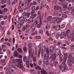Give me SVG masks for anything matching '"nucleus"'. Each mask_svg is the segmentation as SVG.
<instances>
[{
	"label": "nucleus",
	"mask_w": 74,
	"mask_h": 74,
	"mask_svg": "<svg viewBox=\"0 0 74 74\" xmlns=\"http://www.w3.org/2000/svg\"><path fill=\"white\" fill-rule=\"evenodd\" d=\"M65 24H62V25H61V27L62 28V27H65Z\"/></svg>",
	"instance_id": "nucleus-53"
},
{
	"label": "nucleus",
	"mask_w": 74,
	"mask_h": 74,
	"mask_svg": "<svg viewBox=\"0 0 74 74\" xmlns=\"http://www.w3.org/2000/svg\"><path fill=\"white\" fill-rule=\"evenodd\" d=\"M54 47L53 46H51L50 48V52L51 53H52L53 51Z\"/></svg>",
	"instance_id": "nucleus-15"
},
{
	"label": "nucleus",
	"mask_w": 74,
	"mask_h": 74,
	"mask_svg": "<svg viewBox=\"0 0 74 74\" xmlns=\"http://www.w3.org/2000/svg\"><path fill=\"white\" fill-rule=\"evenodd\" d=\"M59 8V6L58 5H56L54 7V9L55 10H58Z\"/></svg>",
	"instance_id": "nucleus-24"
},
{
	"label": "nucleus",
	"mask_w": 74,
	"mask_h": 74,
	"mask_svg": "<svg viewBox=\"0 0 74 74\" xmlns=\"http://www.w3.org/2000/svg\"><path fill=\"white\" fill-rule=\"evenodd\" d=\"M60 12L62 14H66L67 12L66 10H60Z\"/></svg>",
	"instance_id": "nucleus-13"
},
{
	"label": "nucleus",
	"mask_w": 74,
	"mask_h": 74,
	"mask_svg": "<svg viewBox=\"0 0 74 74\" xmlns=\"http://www.w3.org/2000/svg\"><path fill=\"white\" fill-rule=\"evenodd\" d=\"M47 48H46L45 46H43L42 47L41 49V55L42 56H44V58H46V53H44V52L45 51Z\"/></svg>",
	"instance_id": "nucleus-3"
},
{
	"label": "nucleus",
	"mask_w": 74,
	"mask_h": 74,
	"mask_svg": "<svg viewBox=\"0 0 74 74\" xmlns=\"http://www.w3.org/2000/svg\"><path fill=\"white\" fill-rule=\"evenodd\" d=\"M14 60L10 59L9 60V62L11 63H14Z\"/></svg>",
	"instance_id": "nucleus-47"
},
{
	"label": "nucleus",
	"mask_w": 74,
	"mask_h": 74,
	"mask_svg": "<svg viewBox=\"0 0 74 74\" xmlns=\"http://www.w3.org/2000/svg\"><path fill=\"white\" fill-rule=\"evenodd\" d=\"M45 51L47 53H49V49L48 48H47Z\"/></svg>",
	"instance_id": "nucleus-31"
},
{
	"label": "nucleus",
	"mask_w": 74,
	"mask_h": 74,
	"mask_svg": "<svg viewBox=\"0 0 74 74\" xmlns=\"http://www.w3.org/2000/svg\"><path fill=\"white\" fill-rule=\"evenodd\" d=\"M61 21V19L60 18H58V19H56V21L57 23H59V22H60Z\"/></svg>",
	"instance_id": "nucleus-35"
},
{
	"label": "nucleus",
	"mask_w": 74,
	"mask_h": 74,
	"mask_svg": "<svg viewBox=\"0 0 74 74\" xmlns=\"http://www.w3.org/2000/svg\"><path fill=\"white\" fill-rule=\"evenodd\" d=\"M54 15H57L58 14V13H59V12L58 11H55L54 12Z\"/></svg>",
	"instance_id": "nucleus-33"
},
{
	"label": "nucleus",
	"mask_w": 74,
	"mask_h": 74,
	"mask_svg": "<svg viewBox=\"0 0 74 74\" xmlns=\"http://www.w3.org/2000/svg\"><path fill=\"white\" fill-rule=\"evenodd\" d=\"M28 5L29 4L27 3H26L25 4V7H29V6H28Z\"/></svg>",
	"instance_id": "nucleus-45"
},
{
	"label": "nucleus",
	"mask_w": 74,
	"mask_h": 74,
	"mask_svg": "<svg viewBox=\"0 0 74 74\" xmlns=\"http://www.w3.org/2000/svg\"><path fill=\"white\" fill-rule=\"evenodd\" d=\"M55 29L56 30H59L60 29V25H57L55 27Z\"/></svg>",
	"instance_id": "nucleus-14"
},
{
	"label": "nucleus",
	"mask_w": 74,
	"mask_h": 74,
	"mask_svg": "<svg viewBox=\"0 0 74 74\" xmlns=\"http://www.w3.org/2000/svg\"><path fill=\"white\" fill-rule=\"evenodd\" d=\"M52 18V17L51 16H49L47 18V20L48 21H51Z\"/></svg>",
	"instance_id": "nucleus-20"
},
{
	"label": "nucleus",
	"mask_w": 74,
	"mask_h": 74,
	"mask_svg": "<svg viewBox=\"0 0 74 74\" xmlns=\"http://www.w3.org/2000/svg\"><path fill=\"white\" fill-rule=\"evenodd\" d=\"M46 34H47V36H50V35H49V32H48V31H46Z\"/></svg>",
	"instance_id": "nucleus-43"
},
{
	"label": "nucleus",
	"mask_w": 74,
	"mask_h": 74,
	"mask_svg": "<svg viewBox=\"0 0 74 74\" xmlns=\"http://www.w3.org/2000/svg\"><path fill=\"white\" fill-rule=\"evenodd\" d=\"M43 62L46 65H48L49 64V62L48 60L46 59H45L44 60Z\"/></svg>",
	"instance_id": "nucleus-9"
},
{
	"label": "nucleus",
	"mask_w": 74,
	"mask_h": 74,
	"mask_svg": "<svg viewBox=\"0 0 74 74\" xmlns=\"http://www.w3.org/2000/svg\"><path fill=\"white\" fill-rule=\"evenodd\" d=\"M66 36L65 33L64 32H62L60 35V37L61 38H63L64 37V36Z\"/></svg>",
	"instance_id": "nucleus-12"
},
{
	"label": "nucleus",
	"mask_w": 74,
	"mask_h": 74,
	"mask_svg": "<svg viewBox=\"0 0 74 74\" xmlns=\"http://www.w3.org/2000/svg\"><path fill=\"white\" fill-rule=\"evenodd\" d=\"M3 10H4L6 12L8 11V9L6 8H4Z\"/></svg>",
	"instance_id": "nucleus-62"
},
{
	"label": "nucleus",
	"mask_w": 74,
	"mask_h": 74,
	"mask_svg": "<svg viewBox=\"0 0 74 74\" xmlns=\"http://www.w3.org/2000/svg\"><path fill=\"white\" fill-rule=\"evenodd\" d=\"M14 63H11L9 65V68H12V67H15V66L14 65Z\"/></svg>",
	"instance_id": "nucleus-16"
},
{
	"label": "nucleus",
	"mask_w": 74,
	"mask_h": 74,
	"mask_svg": "<svg viewBox=\"0 0 74 74\" xmlns=\"http://www.w3.org/2000/svg\"><path fill=\"white\" fill-rule=\"evenodd\" d=\"M32 43L30 42L29 44L28 50L29 51H30V50H33V49H32Z\"/></svg>",
	"instance_id": "nucleus-11"
},
{
	"label": "nucleus",
	"mask_w": 74,
	"mask_h": 74,
	"mask_svg": "<svg viewBox=\"0 0 74 74\" xmlns=\"http://www.w3.org/2000/svg\"><path fill=\"white\" fill-rule=\"evenodd\" d=\"M68 10L69 11H71L72 10V7H69L67 8Z\"/></svg>",
	"instance_id": "nucleus-51"
},
{
	"label": "nucleus",
	"mask_w": 74,
	"mask_h": 74,
	"mask_svg": "<svg viewBox=\"0 0 74 74\" xmlns=\"http://www.w3.org/2000/svg\"><path fill=\"white\" fill-rule=\"evenodd\" d=\"M17 63H16L15 65L17 67H19L20 69H22L23 67V64H22V60L18 59L17 60Z\"/></svg>",
	"instance_id": "nucleus-1"
},
{
	"label": "nucleus",
	"mask_w": 74,
	"mask_h": 74,
	"mask_svg": "<svg viewBox=\"0 0 74 74\" xmlns=\"http://www.w3.org/2000/svg\"><path fill=\"white\" fill-rule=\"evenodd\" d=\"M5 13V11L4 10H3L1 11V10H0V14H4Z\"/></svg>",
	"instance_id": "nucleus-34"
},
{
	"label": "nucleus",
	"mask_w": 74,
	"mask_h": 74,
	"mask_svg": "<svg viewBox=\"0 0 74 74\" xmlns=\"http://www.w3.org/2000/svg\"><path fill=\"white\" fill-rule=\"evenodd\" d=\"M18 58H20V59H22V56L21 55H19L18 56Z\"/></svg>",
	"instance_id": "nucleus-64"
},
{
	"label": "nucleus",
	"mask_w": 74,
	"mask_h": 74,
	"mask_svg": "<svg viewBox=\"0 0 74 74\" xmlns=\"http://www.w3.org/2000/svg\"><path fill=\"white\" fill-rule=\"evenodd\" d=\"M35 9H36V7L34 6H33L31 8L32 10H34Z\"/></svg>",
	"instance_id": "nucleus-42"
},
{
	"label": "nucleus",
	"mask_w": 74,
	"mask_h": 74,
	"mask_svg": "<svg viewBox=\"0 0 74 74\" xmlns=\"http://www.w3.org/2000/svg\"><path fill=\"white\" fill-rule=\"evenodd\" d=\"M10 69L9 68H8L6 69V72L7 73H10Z\"/></svg>",
	"instance_id": "nucleus-40"
},
{
	"label": "nucleus",
	"mask_w": 74,
	"mask_h": 74,
	"mask_svg": "<svg viewBox=\"0 0 74 74\" xmlns=\"http://www.w3.org/2000/svg\"><path fill=\"white\" fill-rule=\"evenodd\" d=\"M29 64L30 66L31 67H33L34 66L33 64L32 63H30Z\"/></svg>",
	"instance_id": "nucleus-61"
},
{
	"label": "nucleus",
	"mask_w": 74,
	"mask_h": 74,
	"mask_svg": "<svg viewBox=\"0 0 74 74\" xmlns=\"http://www.w3.org/2000/svg\"><path fill=\"white\" fill-rule=\"evenodd\" d=\"M41 16L40 15H39V18H40V21L39 24L40 25H42V18H41Z\"/></svg>",
	"instance_id": "nucleus-22"
},
{
	"label": "nucleus",
	"mask_w": 74,
	"mask_h": 74,
	"mask_svg": "<svg viewBox=\"0 0 74 74\" xmlns=\"http://www.w3.org/2000/svg\"><path fill=\"white\" fill-rule=\"evenodd\" d=\"M23 60L24 62H26L27 61V57L26 56H24Z\"/></svg>",
	"instance_id": "nucleus-30"
},
{
	"label": "nucleus",
	"mask_w": 74,
	"mask_h": 74,
	"mask_svg": "<svg viewBox=\"0 0 74 74\" xmlns=\"http://www.w3.org/2000/svg\"><path fill=\"white\" fill-rule=\"evenodd\" d=\"M68 63L69 66H71L72 63H73L72 61H71V60H69L68 62Z\"/></svg>",
	"instance_id": "nucleus-18"
},
{
	"label": "nucleus",
	"mask_w": 74,
	"mask_h": 74,
	"mask_svg": "<svg viewBox=\"0 0 74 74\" xmlns=\"http://www.w3.org/2000/svg\"><path fill=\"white\" fill-rule=\"evenodd\" d=\"M56 55L55 54H53L52 55L51 54H49L47 57H46V58L47 59H51L52 58V60L53 61L56 59Z\"/></svg>",
	"instance_id": "nucleus-2"
},
{
	"label": "nucleus",
	"mask_w": 74,
	"mask_h": 74,
	"mask_svg": "<svg viewBox=\"0 0 74 74\" xmlns=\"http://www.w3.org/2000/svg\"><path fill=\"white\" fill-rule=\"evenodd\" d=\"M18 53L16 51H15L14 53V56H16V57H18Z\"/></svg>",
	"instance_id": "nucleus-19"
},
{
	"label": "nucleus",
	"mask_w": 74,
	"mask_h": 74,
	"mask_svg": "<svg viewBox=\"0 0 74 74\" xmlns=\"http://www.w3.org/2000/svg\"><path fill=\"white\" fill-rule=\"evenodd\" d=\"M23 49L25 53H27V48L25 47H24L23 48Z\"/></svg>",
	"instance_id": "nucleus-29"
},
{
	"label": "nucleus",
	"mask_w": 74,
	"mask_h": 74,
	"mask_svg": "<svg viewBox=\"0 0 74 74\" xmlns=\"http://www.w3.org/2000/svg\"><path fill=\"white\" fill-rule=\"evenodd\" d=\"M14 1L12 2V5H14L15 4V3H16V0H14Z\"/></svg>",
	"instance_id": "nucleus-50"
},
{
	"label": "nucleus",
	"mask_w": 74,
	"mask_h": 74,
	"mask_svg": "<svg viewBox=\"0 0 74 74\" xmlns=\"http://www.w3.org/2000/svg\"><path fill=\"white\" fill-rule=\"evenodd\" d=\"M15 19L16 21H17L19 20V17L18 15H17L16 16V17H15Z\"/></svg>",
	"instance_id": "nucleus-26"
},
{
	"label": "nucleus",
	"mask_w": 74,
	"mask_h": 74,
	"mask_svg": "<svg viewBox=\"0 0 74 74\" xmlns=\"http://www.w3.org/2000/svg\"><path fill=\"white\" fill-rule=\"evenodd\" d=\"M60 35L58 33H57L56 34V38H58L59 37H60Z\"/></svg>",
	"instance_id": "nucleus-36"
},
{
	"label": "nucleus",
	"mask_w": 74,
	"mask_h": 74,
	"mask_svg": "<svg viewBox=\"0 0 74 74\" xmlns=\"http://www.w3.org/2000/svg\"><path fill=\"white\" fill-rule=\"evenodd\" d=\"M69 60H72V56L71 54H70L69 56Z\"/></svg>",
	"instance_id": "nucleus-37"
},
{
	"label": "nucleus",
	"mask_w": 74,
	"mask_h": 74,
	"mask_svg": "<svg viewBox=\"0 0 74 74\" xmlns=\"http://www.w3.org/2000/svg\"><path fill=\"white\" fill-rule=\"evenodd\" d=\"M41 53V50H39L38 51V57H40V53Z\"/></svg>",
	"instance_id": "nucleus-52"
},
{
	"label": "nucleus",
	"mask_w": 74,
	"mask_h": 74,
	"mask_svg": "<svg viewBox=\"0 0 74 74\" xmlns=\"http://www.w3.org/2000/svg\"><path fill=\"white\" fill-rule=\"evenodd\" d=\"M57 0H55V1H53L52 2V4H56V2Z\"/></svg>",
	"instance_id": "nucleus-54"
},
{
	"label": "nucleus",
	"mask_w": 74,
	"mask_h": 74,
	"mask_svg": "<svg viewBox=\"0 0 74 74\" xmlns=\"http://www.w3.org/2000/svg\"><path fill=\"white\" fill-rule=\"evenodd\" d=\"M70 30L68 29L66 32L65 34V36H67L69 33H70Z\"/></svg>",
	"instance_id": "nucleus-25"
},
{
	"label": "nucleus",
	"mask_w": 74,
	"mask_h": 74,
	"mask_svg": "<svg viewBox=\"0 0 74 74\" xmlns=\"http://www.w3.org/2000/svg\"><path fill=\"white\" fill-rule=\"evenodd\" d=\"M4 24V21H2L1 23V25H3Z\"/></svg>",
	"instance_id": "nucleus-63"
},
{
	"label": "nucleus",
	"mask_w": 74,
	"mask_h": 74,
	"mask_svg": "<svg viewBox=\"0 0 74 74\" xmlns=\"http://www.w3.org/2000/svg\"><path fill=\"white\" fill-rule=\"evenodd\" d=\"M62 64L63 65L64 70L62 71H64L65 70L67 69V66L66 64V60H64L63 61V62L62 63Z\"/></svg>",
	"instance_id": "nucleus-4"
},
{
	"label": "nucleus",
	"mask_w": 74,
	"mask_h": 74,
	"mask_svg": "<svg viewBox=\"0 0 74 74\" xmlns=\"http://www.w3.org/2000/svg\"><path fill=\"white\" fill-rule=\"evenodd\" d=\"M38 24V21H35L34 22V23H33L32 26L33 27H36V26H37V25Z\"/></svg>",
	"instance_id": "nucleus-10"
},
{
	"label": "nucleus",
	"mask_w": 74,
	"mask_h": 74,
	"mask_svg": "<svg viewBox=\"0 0 74 74\" xmlns=\"http://www.w3.org/2000/svg\"><path fill=\"white\" fill-rule=\"evenodd\" d=\"M74 31L73 32V33H72L69 36L70 39L71 40V41H74Z\"/></svg>",
	"instance_id": "nucleus-7"
},
{
	"label": "nucleus",
	"mask_w": 74,
	"mask_h": 74,
	"mask_svg": "<svg viewBox=\"0 0 74 74\" xmlns=\"http://www.w3.org/2000/svg\"><path fill=\"white\" fill-rule=\"evenodd\" d=\"M14 72V70L12 69H10L9 73H13Z\"/></svg>",
	"instance_id": "nucleus-57"
},
{
	"label": "nucleus",
	"mask_w": 74,
	"mask_h": 74,
	"mask_svg": "<svg viewBox=\"0 0 74 74\" xmlns=\"http://www.w3.org/2000/svg\"><path fill=\"white\" fill-rule=\"evenodd\" d=\"M70 1H71V0H64L65 3L66 5L68 4Z\"/></svg>",
	"instance_id": "nucleus-21"
},
{
	"label": "nucleus",
	"mask_w": 74,
	"mask_h": 74,
	"mask_svg": "<svg viewBox=\"0 0 74 74\" xmlns=\"http://www.w3.org/2000/svg\"><path fill=\"white\" fill-rule=\"evenodd\" d=\"M56 55L58 56L60 54V50L59 49H56L55 50Z\"/></svg>",
	"instance_id": "nucleus-6"
},
{
	"label": "nucleus",
	"mask_w": 74,
	"mask_h": 74,
	"mask_svg": "<svg viewBox=\"0 0 74 74\" xmlns=\"http://www.w3.org/2000/svg\"><path fill=\"white\" fill-rule=\"evenodd\" d=\"M34 12H35V10H32V11L31 13V15H33L34 14Z\"/></svg>",
	"instance_id": "nucleus-39"
},
{
	"label": "nucleus",
	"mask_w": 74,
	"mask_h": 74,
	"mask_svg": "<svg viewBox=\"0 0 74 74\" xmlns=\"http://www.w3.org/2000/svg\"><path fill=\"white\" fill-rule=\"evenodd\" d=\"M45 7L47 10H49V7L47 5H45Z\"/></svg>",
	"instance_id": "nucleus-48"
},
{
	"label": "nucleus",
	"mask_w": 74,
	"mask_h": 74,
	"mask_svg": "<svg viewBox=\"0 0 74 74\" xmlns=\"http://www.w3.org/2000/svg\"><path fill=\"white\" fill-rule=\"evenodd\" d=\"M17 51L20 53H22V49L20 48H18L17 49Z\"/></svg>",
	"instance_id": "nucleus-28"
},
{
	"label": "nucleus",
	"mask_w": 74,
	"mask_h": 74,
	"mask_svg": "<svg viewBox=\"0 0 74 74\" xmlns=\"http://www.w3.org/2000/svg\"><path fill=\"white\" fill-rule=\"evenodd\" d=\"M49 27H50V26H49L47 25L45 27V29H48L49 28Z\"/></svg>",
	"instance_id": "nucleus-56"
},
{
	"label": "nucleus",
	"mask_w": 74,
	"mask_h": 74,
	"mask_svg": "<svg viewBox=\"0 0 74 74\" xmlns=\"http://www.w3.org/2000/svg\"><path fill=\"white\" fill-rule=\"evenodd\" d=\"M21 27H22V25L20 24V23H18L17 25V27L18 29H20L21 28Z\"/></svg>",
	"instance_id": "nucleus-27"
},
{
	"label": "nucleus",
	"mask_w": 74,
	"mask_h": 74,
	"mask_svg": "<svg viewBox=\"0 0 74 74\" xmlns=\"http://www.w3.org/2000/svg\"><path fill=\"white\" fill-rule=\"evenodd\" d=\"M30 15V13L29 12H27L25 14V16H29Z\"/></svg>",
	"instance_id": "nucleus-44"
},
{
	"label": "nucleus",
	"mask_w": 74,
	"mask_h": 74,
	"mask_svg": "<svg viewBox=\"0 0 74 74\" xmlns=\"http://www.w3.org/2000/svg\"><path fill=\"white\" fill-rule=\"evenodd\" d=\"M56 64H58V62H56L55 60L53 61V63L50 64V66H51V67H53V65H54L55 66H56Z\"/></svg>",
	"instance_id": "nucleus-8"
},
{
	"label": "nucleus",
	"mask_w": 74,
	"mask_h": 74,
	"mask_svg": "<svg viewBox=\"0 0 74 74\" xmlns=\"http://www.w3.org/2000/svg\"><path fill=\"white\" fill-rule=\"evenodd\" d=\"M37 16V14H34V15H33L32 16V17L33 18H34L36 16Z\"/></svg>",
	"instance_id": "nucleus-58"
},
{
	"label": "nucleus",
	"mask_w": 74,
	"mask_h": 74,
	"mask_svg": "<svg viewBox=\"0 0 74 74\" xmlns=\"http://www.w3.org/2000/svg\"><path fill=\"white\" fill-rule=\"evenodd\" d=\"M29 56L30 57H33V55L34 54V50L33 49L32 50H29Z\"/></svg>",
	"instance_id": "nucleus-5"
},
{
	"label": "nucleus",
	"mask_w": 74,
	"mask_h": 74,
	"mask_svg": "<svg viewBox=\"0 0 74 74\" xmlns=\"http://www.w3.org/2000/svg\"><path fill=\"white\" fill-rule=\"evenodd\" d=\"M6 1H7V0H3L1 3L2 4H5L6 3Z\"/></svg>",
	"instance_id": "nucleus-38"
},
{
	"label": "nucleus",
	"mask_w": 74,
	"mask_h": 74,
	"mask_svg": "<svg viewBox=\"0 0 74 74\" xmlns=\"http://www.w3.org/2000/svg\"><path fill=\"white\" fill-rule=\"evenodd\" d=\"M63 56L62 54H61L60 56V59L61 62L63 60Z\"/></svg>",
	"instance_id": "nucleus-17"
},
{
	"label": "nucleus",
	"mask_w": 74,
	"mask_h": 74,
	"mask_svg": "<svg viewBox=\"0 0 74 74\" xmlns=\"http://www.w3.org/2000/svg\"><path fill=\"white\" fill-rule=\"evenodd\" d=\"M24 21H22L20 23V24L21 25H23V23H24Z\"/></svg>",
	"instance_id": "nucleus-60"
},
{
	"label": "nucleus",
	"mask_w": 74,
	"mask_h": 74,
	"mask_svg": "<svg viewBox=\"0 0 74 74\" xmlns=\"http://www.w3.org/2000/svg\"><path fill=\"white\" fill-rule=\"evenodd\" d=\"M27 18H28V17H26L24 18V21H25V22H27V21L28 20Z\"/></svg>",
	"instance_id": "nucleus-46"
},
{
	"label": "nucleus",
	"mask_w": 74,
	"mask_h": 74,
	"mask_svg": "<svg viewBox=\"0 0 74 74\" xmlns=\"http://www.w3.org/2000/svg\"><path fill=\"white\" fill-rule=\"evenodd\" d=\"M11 3V0H8L7 2V4H8V5H10V3Z\"/></svg>",
	"instance_id": "nucleus-41"
},
{
	"label": "nucleus",
	"mask_w": 74,
	"mask_h": 74,
	"mask_svg": "<svg viewBox=\"0 0 74 74\" xmlns=\"http://www.w3.org/2000/svg\"><path fill=\"white\" fill-rule=\"evenodd\" d=\"M67 17V15L66 14H63L62 15V18H66Z\"/></svg>",
	"instance_id": "nucleus-32"
},
{
	"label": "nucleus",
	"mask_w": 74,
	"mask_h": 74,
	"mask_svg": "<svg viewBox=\"0 0 74 74\" xmlns=\"http://www.w3.org/2000/svg\"><path fill=\"white\" fill-rule=\"evenodd\" d=\"M52 21L53 23H55L56 22V18L53 17L52 19Z\"/></svg>",
	"instance_id": "nucleus-23"
},
{
	"label": "nucleus",
	"mask_w": 74,
	"mask_h": 74,
	"mask_svg": "<svg viewBox=\"0 0 74 74\" xmlns=\"http://www.w3.org/2000/svg\"><path fill=\"white\" fill-rule=\"evenodd\" d=\"M32 4H33V5H36L37 4V2H36L35 1H34L33 2Z\"/></svg>",
	"instance_id": "nucleus-59"
},
{
	"label": "nucleus",
	"mask_w": 74,
	"mask_h": 74,
	"mask_svg": "<svg viewBox=\"0 0 74 74\" xmlns=\"http://www.w3.org/2000/svg\"><path fill=\"white\" fill-rule=\"evenodd\" d=\"M29 26H30L29 25L27 24L25 26V27L26 29H28L29 27Z\"/></svg>",
	"instance_id": "nucleus-49"
},
{
	"label": "nucleus",
	"mask_w": 74,
	"mask_h": 74,
	"mask_svg": "<svg viewBox=\"0 0 74 74\" xmlns=\"http://www.w3.org/2000/svg\"><path fill=\"white\" fill-rule=\"evenodd\" d=\"M71 48L72 49H74V45H71Z\"/></svg>",
	"instance_id": "nucleus-55"
}]
</instances>
